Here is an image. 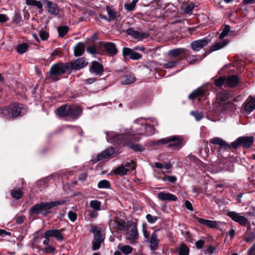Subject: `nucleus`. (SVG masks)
Listing matches in <instances>:
<instances>
[{"label":"nucleus","mask_w":255,"mask_h":255,"mask_svg":"<svg viewBox=\"0 0 255 255\" xmlns=\"http://www.w3.org/2000/svg\"><path fill=\"white\" fill-rule=\"evenodd\" d=\"M109 142L115 145H127L135 151L142 152L145 148L139 144L133 143L134 141H138L139 138L135 136L131 131L126 134L114 133L109 136Z\"/></svg>","instance_id":"1"},{"label":"nucleus","mask_w":255,"mask_h":255,"mask_svg":"<svg viewBox=\"0 0 255 255\" xmlns=\"http://www.w3.org/2000/svg\"><path fill=\"white\" fill-rule=\"evenodd\" d=\"M254 142V139L252 136L239 137L234 142H232L231 145L219 137H215L210 140V142L212 144L219 145L221 148L225 150L230 149L231 146L235 149H237L239 146H241L245 149L249 148L252 146Z\"/></svg>","instance_id":"2"},{"label":"nucleus","mask_w":255,"mask_h":255,"mask_svg":"<svg viewBox=\"0 0 255 255\" xmlns=\"http://www.w3.org/2000/svg\"><path fill=\"white\" fill-rule=\"evenodd\" d=\"M70 65L68 63H58L53 64L47 73L46 80L53 81L58 80L57 77L65 73H70Z\"/></svg>","instance_id":"3"},{"label":"nucleus","mask_w":255,"mask_h":255,"mask_svg":"<svg viewBox=\"0 0 255 255\" xmlns=\"http://www.w3.org/2000/svg\"><path fill=\"white\" fill-rule=\"evenodd\" d=\"M90 232L94 234V239L92 242V250L95 251L100 249L101 244L104 242L105 232L101 228H99L93 224L90 225Z\"/></svg>","instance_id":"4"},{"label":"nucleus","mask_w":255,"mask_h":255,"mask_svg":"<svg viewBox=\"0 0 255 255\" xmlns=\"http://www.w3.org/2000/svg\"><path fill=\"white\" fill-rule=\"evenodd\" d=\"M142 120H145V119L140 118L134 121L136 125L135 128L136 129V131L135 132V133L138 135H145L146 136H150L153 134L155 131L154 126L142 123L141 122Z\"/></svg>","instance_id":"5"},{"label":"nucleus","mask_w":255,"mask_h":255,"mask_svg":"<svg viewBox=\"0 0 255 255\" xmlns=\"http://www.w3.org/2000/svg\"><path fill=\"white\" fill-rule=\"evenodd\" d=\"M167 143L169 147L180 148L183 145V140L181 136L175 135L160 139L156 142L157 144Z\"/></svg>","instance_id":"6"},{"label":"nucleus","mask_w":255,"mask_h":255,"mask_svg":"<svg viewBox=\"0 0 255 255\" xmlns=\"http://www.w3.org/2000/svg\"><path fill=\"white\" fill-rule=\"evenodd\" d=\"M1 113L6 119L19 116L21 112V108L19 104H13L0 110Z\"/></svg>","instance_id":"7"},{"label":"nucleus","mask_w":255,"mask_h":255,"mask_svg":"<svg viewBox=\"0 0 255 255\" xmlns=\"http://www.w3.org/2000/svg\"><path fill=\"white\" fill-rule=\"evenodd\" d=\"M126 238L129 241L131 244H134L137 242L138 238V233L136 223H133L132 226L126 231Z\"/></svg>","instance_id":"8"},{"label":"nucleus","mask_w":255,"mask_h":255,"mask_svg":"<svg viewBox=\"0 0 255 255\" xmlns=\"http://www.w3.org/2000/svg\"><path fill=\"white\" fill-rule=\"evenodd\" d=\"M167 55L170 58H176L180 56L179 59L183 58H186L189 55L188 50L184 48H178L170 50L167 53Z\"/></svg>","instance_id":"9"},{"label":"nucleus","mask_w":255,"mask_h":255,"mask_svg":"<svg viewBox=\"0 0 255 255\" xmlns=\"http://www.w3.org/2000/svg\"><path fill=\"white\" fill-rule=\"evenodd\" d=\"M227 215L231 218L234 221L238 223L242 226H245L249 222L248 219L240 214L234 211H230L227 213Z\"/></svg>","instance_id":"10"},{"label":"nucleus","mask_w":255,"mask_h":255,"mask_svg":"<svg viewBox=\"0 0 255 255\" xmlns=\"http://www.w3.org/2000/svg\"><path fill=\"white\" fill-rule=\"evenodd\" d=\"M42 3L45 8L49 13L53 15H57L60 12V8L58 5L49 0H42Z\"/></svg>","instance_id":"11"},{"label":"nucleus","mask_w":255,"mask_h":255,"mask_svg":"<svg viewBox=\"0 0 255 255\" xmlns=\"http://www.w3.org/2000/svg\"><path fill=\"white\" fill-rule=\"evenodd\" d=\"M159 241L156 231H153L149 238L145 240V242L150 244L149 249L151 251H155L158 249Z\"/></svg>","instance_id":"12"},{"label":"nucleus","mask_w":255,"mask_h":255,"mask_svg":"<svg viewBox=\"0 0 255 255\" xmlns=\"http://www.w3.org/2000/svg\"><path fill=\"white\" fill-rule=\"evenodd\" d=\"M123 55L124 58L128 56L132 60H138L141 58L142 55L134 51V49H131L128 47H124L122 50Z\"/></svg>","instance_id":"13"},{"label":"nucleus","mask_w":255,"mask_h":255,"mask_svg":"<svg viewBox=\"0 0 255 255\" xmlns=\"http://www.w3.org/2000/svg\"><path fill=\"white\" fill-rule=\"evenodd\" d=\"M70 65V72L72 70H78L86 66L88 62L84 58H80L73 62L68 63Z\"/></svg>","instance_id":"14"},{"label":"nucleus","mask_w":255,"mask_h":255,"mask_svg":"<svg viewBox=\"0 0 255 255\" xmlns=\"http://www.w3.org/2000/svg\"><path fill=\"white\" fill-rule=\"evenodd\" d=\"M209 43V41L206 39H201L195 40L190 44L191 47L195 52H198L202 48L206 46Z\"/></svg>","instance_id":"15"},{"label":"nucleus","mask_w":255,"mask_h":255,"mask_svg":"<svg viewBox=\"0 0 255 255\" xmlns=\"http://www.w3.org/2000/svg\"><path fill=\"white\" fill-rule=\"evenodd\" d=\"M126 32L128 35H130L134 38L137 39L139 40L147 38L149 36V35L147 33L139 32L138 31L134 30L132 28H128L126 30Z\"/></svg>","instance_id":"16"},{"label":"nucleus","mask_w":255,"mask_h":255,"mask_svg":"<svg viewBox=\"0 0 255 255\" xmlns=\"http://www.w3.org/2000/svg\"><path fill=\"white\" fill-rule=\"evenodd\" d=\"M64 229H61L60 230L57 229L49 230L46 231L44 235L55 238L58 241H63L64 240V237L61 232Z\"/></svg>","instance_id":"17"},{"label":"nucleus","mask_w":255,"mask_h":255,"mask_svg":"<svg viewBox=\"0 0 255 255\" xmlns=\"http://www.w3.org/2000/svg\"><path fill=\"white\" fill-rule=\"evenodd\" d=\"M89 71L96 75L101 76L104 72V68L101 64L96 61H94L92 62Z\"/></svg>","instance_id":"18"},{"label":"nucleus","mask_w":255,"mask_h":255,"mask_svg":"<svg viewBox=\"0 0 255 255\" xmlns=\"http://www.w3.org/2000/svg\"><path fill=\"white\" fill-rule=\"evenodd\" d=\"M65 203V201L63 200H58L56 201L50 203H40L42 212H46L47 210L52 209V208L60 205H63Z\"/></svg>","instance_id":"19"},{"label":"nucleus","mask_w":255,"mask_h":255,"mask_svg":"<svg viewBox=\"0 0 255 255\" xmlns=\"http://www.w3.org/2000/svg\"><path fill=\"white\" fill-rule=\"evenodd\" d=\"M132 224L131 222H126L123 220H119L116 221L117 229L121 232L128 231L132 226Z\"/></svg>","instance_id":"20"},{"label":"nucleus","mask_w":255,"mask_h":255,"mask_svg":"<svg viewBox=\"0 0 255 255\" xmlns=\"http://www.w3.org/2000/svg\"><path fill=\"white\" fill-rule=\"evenodd\" d=\"M115 156V149L113 147H110L106 149L97 156L98 160H102L104 159L112 158Z\"/></svg>","instance_id":"21"},{"label":"nucleus","mask_w":255,"mask_h":255,"mask_svg":"<svg viewBox=\"0 0 255 255\" xmlns=\"http://www.w3.org/2000/svg\"><path fill=\"white\" fill-rule=\"evenodd\" d=\"M106 10L108 12V17L106 15H100V16L101 18L110 22L112 20H114L118 16V13L117 11L110 6H107Z\"/></svg>","instance_id":"22"},{"label":"nucleus","mask_w":255,"mask_h":255,"mask_svg":"<svg viewBox=\"0 0 255 255\" xmlns=\"http://www.w3.org/2000/svg\"><path fill=\"white\" fill-rule=\"evenodd\" d=\"M157 197L161 201H176L178 199L175 195L163 192H159L157 194Z\"/></svg>","instance_id":"23"},{"label":"nucleus","mask_w":255,"mask_h":255,"mask_svg":"<svg viewBox=\"0 0 255 255\" xmlns=\"http://www.w3.org/2000/svg\"><path fill=\"white\" fill-rule=\"evenodd\" d=\"M82 113V110L79 106H68V116L73 119H76Z\"/></svg>","instance_id":"24"},{"label":"nucleus","mask_w":255,"mask_h":255,"mask_svg":"<svg viewBox=\"0 0 255 255\" xmlns=\"http://www.w3.org/2000/svg\"><path fill=\"white\" fill-rule=\"evenodd\" d=\"M228 43V41L226 39L216 41L210 47L209 52L220 50L226 46Z\"/></svg>","instance_id":"25"},{"label":"nucleus","mask_w":255,"mask_h":255,"mask_svg":"<svg viewBox=\"0 0 255 255\" xmlns=\"http://www.w3.org/2000/svg\"><path fill=\"white\" fill-rule=\"evenodd\" d=\"M239 82V78L237 75H232L226 78V84L229 87H234Z\"/></svg>","instance_id":"26"},{"label":"nucleus","mask_w":255,"mask_h":255,"mask_svg":"<svg viewBox=\"0 0 255 255\" xmlns=\"http://www.w3.org/2000/svg\"><path fill=\"white\" fill-rule=\"evenodd\" d=\"M230 98V94L225 92L221 91L219 92L216 96V102L218 105H221L225 103Z\"/></svg>","instance_id":"27"},{"label":"nucleus","mask_w":255,"mask_h":255,"mask_svg":"<svg viewBox=\"0 0 255 255\" xmlns=\"http://www.w3.org/2000/svg\"><path fill=\"white\" fill-rule=\"evenodd\" d=\"M104 47L110 55L113 56L116 55L118 52V49L116 44L112 42H107L104 44Z\"/></svg>","instance_id":"28"},{"label":"nucleus","mask_w":255,"mask_h":255,"mask_svg":"<svg viewBox=\"0 0 255 255\" xmlns=\"http://www.w3.org/2000/svg\"><path fill=\"white\" fill-rule=\"evenodd\" d=\"M68 106L65 104L59 107L55 110V114L60 117L68 116Z\"/></svg>","instance_id":"29"},{"label":"nucleus","mask_w":255,"mask_h":255,"mask_svg":"<svg viewBox=\"0 0 255 255\" xmlns=\"http://www.w3.org/2000/svg\"><path fill=\"white\" fill-rule=\"evenodd\" d=\"M218 107L222 112H224L229 109L234 110L236 109V105L231 102L222 103L221 105H218Z\"/></svg>","instance_id":"30"},{"label":"nucleus","mask_w":255,"mask_h":255,"mask_svg":"<svg viewBox=\"0 0 255 255\" xmlns=\"http://www.w3.org/2000/svg\"><path fill=\"white\" fill-rule=\"evenodd\" d=\"M196 219L200 224L206 225L211 228H215L218 225L217 222L214 221L208 220L198 217L196 218Z\"/></svg>","instance_id":"31"},{"label":"nucleus","mask_w":255,"mask_h":255,"mask_svg":"<svg viewBox=\"0 0 255 255\" xmlns=\"http://www.w3.org/2000/svg\"><path fill=\"white\" fill-rule=\"evenodd\" d=\"M85 51V45L82 42L77 44L74 49V53L75 56H80L83 54Z\"/></svg>","instance_id":"32"},{"label":"nucleus","mask_w":255,"mask_h":255,"mask_svg":"<svg viewBox=\"0 0 255 255\" xmlns=\"http://www.w3.org/2000/svg\"><path fill=\"white\" fill-rule=\"evenodd\" d=\"M244 109L249 112L253 111L255 109V98L247 100L245 103Z\"/></svg>","instance_id":"33"},{"label":"nucleus","mask_w":255,"mask_h":255,"mask_svg":"<svg viewBox=\"0 0 255 255\" xmlns=\"http://www.w3.org/2000/svg\"><path fill=\"white\" fill-rule=\"evenodd\" d=\"M23 193L21 189L14 187L11 191L10 195L14 199H19L22 197Z\"/></svg>","instance_id":"34"},{"label":"nucleus","mask_w":255,"mask_h":255,"mask_svg":"<svg viewBox=\"0 0 255 255\" xmlns=\"http://www.w3.org/2000/svg\"><path fill=\"white\" fill-rule=\"evenodd\" d=\"M136 80L135 77L132 75L125 76L121 81L122 85H130L134 83Z\"/></svg>","instance_id":"35"},{"label":"nucleus","mask_w":255,"mask_h":255,"mask_svg":"<svg viewBox=\"0 0 255 255\" xmlns=\"http://www.w3.org/2000/svg\"><path fill=\"white\" fill-rule=\"evenodd\" d=\"M128 169L126 168V167L122 164L121 166L116 168L113 171V173L115 175H120V176H124L127 174Z\"/></svg>","instance_id":"36"},{"label":"nucleus","mask_w":255,"mask_h":255,"mask_svg":"<svg viewBox=\"0 0 255 255\" xmlns=\"http://www.w3.org/2000/svg\"><path fill=\"white\" fill-rule=\"evenodd\" d=\"M205 93L204 91L201 88H198L196 90L193 91L189 95V98L193 100L196 97L201 96Z\"/></svg>","instance_id":"37"},{"label":"nucleus","mask_w":255,"mask_h":255,"mask_svg":"<svg viewBox=\"0 0 255 255\" xmlns=\"http://www.w3.org/2000/svg\"><path fill=\"white\" fill-rule=\"evenodd\" d=\"M179 255H189V249L187 246L182 243L178 248Z\"/></svg>","instance_id":"38"},{"label":"nucleus","mask_w":255,"mask_h":255,"mask_svg":"<svg viewBox=\"0 0 255 255\" xmlns=\"http://www.w3.org/2000/svg\"><path fill=\"white\" fill-rule=\"evenodd\" d=\"M118 248L123 254L126 255L131 254L133 251V248L129 245L121 246L120 244Z\"/></svg>","instance_id":"39"},{"label":"nucleus","mask_w":255,"mask_h":255,"mask_svg":"<svg viewBox=\"0 0 255 255\" xmlns=\"http://www.w3.org/2000/svg\"><path fill=\"white\" fill-rule=\"evenodd\" d=\"M101 202L98 200H92L90 202V206L95 211L101 210Z\"/></svg>","instance_id":"40"},{"label":"nucleus","mask_w":255,"mask_h":255,"mask_svg":"<svg viewBox=\"0 0 255 255\" xmlns=\"http://www.w3.org/2000/svg\"><path fill=\"white\" fill-rule=\"evenodd\" d=\"M28 44L26 43H22L21 44H19L17 46L16 50L17 52L20 54H22L25 53L27 50L28 49Z\"/></svg>","instance_id":"41"},{"label":"nucleus","mask_w":255,"mask_h":255,"mask_svg":"<svg viewBox=\"0 0 255 255\" xmlns=\"http://www.w3.org/2000/svg\"><path fill=\"white\" fill-rule=\"evenodd\" d=\"M59 36L61 37H64L69 31V27L67 26H61L57 28Z\"/></svg>","instance_id":"42"},{"label":"nucleus","mask_w":255,"mask_h":255,"mask_svg":"<svg viewBox=\"0 0 255 255\" xmlns=\"http://www.w3.org/2000/svg\"><path fill=\"white\" fill-rule=\"evenodd\" d=\"M111 184L109 181L107 180H102L98 183V187L100 189H109Z\"/></svg>","instance_id":"43"},{"label":"nucleus","mask_w":255,"mask_h":255,"mask_svg":"<svg viewBox=\"0 0 255 255\" xmlns=\"http://www.w3.org/2000/svg\"><path fill=\"white\" fill-rule=\"evenodd\" d=\"M207 53H205L203 55V57L199 56L198 55H192L191 57L193 58L191 59H189L188 61V63L190 64H194L197 62L198 61H200L202 59L206 56Z\"/></svg>","instance_id":"44"},{"label":"nucleus","mask_w":255,"mask_h":255,"mask_svg":"<svg viewBox=\"0 0 255 255\" xmlns=\"http://www.w3.org/2000/svg\"><path fill=\"white\" fill-rule=\"evenodd\" d=\"M123 165L128 170L131 169L132 170H135L136 166L135 162L131 160L126 162L125 164H123Z\"/></svg>","instance_id":"45"},{"label":"nucleus","mask_w":255,"mask_h":255,"mask_svg":"<svg viewBox=\"0 0 255 255\" xmlns=\"http://www.w3.org/2000/svg\"><path fill=\"white\" fill-rule=\"evenodd\" d=\"M190 114L195 118L197 121H199L204 117L203 113L197 111H191Z\"/></svg>","instance_id":"46"},{"label":"nucleus","mask_w":255,"mask_h":255,"mask_svg":"<svg viewBox=\"0 0 255 255\" xmlns=\"http://www.w3.org/2000/svg\"><path fill=\"white\" fill-rule=\"evenodd\" d=\"M30 211L35 214H38L42 213L41 204H37L33 206L30 209Z\"/></svg>","instance_id":"47"},{"label":"nucleus","mask_w":255,"mask_h":255,"mask_svg":"<svg viewBox=\"0 0 255 255\" xmlns=\"http://www.w3.org/2000/svg\"><path fill=\"white\" fill-rule=\"evenodd\" d=\"M138 1V0H132L130 3H125L124 5L125 8L128 11L133 10Z\"/></svg>","instance_id":"48"},{"label":"nucleus","mask_w":255,"mask_h":255,"mask_svg":"<svg viewBox=\"0 0 255 255\" xmlns=\"http://www.w3.org/2000/svg\"><path fill=\"white\" fill-rule=\"evenodd\" d=\"M225 83H226V77L224 76L220 77L214 81L215 86L219 87H221Z\"/></svg>","instance_id":"49"},{"label":"nucleus","mask_w":255,"mask_h":255,"mask_svg":"<svg viewBox=\"0 0 255 255\" xmlns=\"http://www.w3.org/2000/svg\"><path fill=\"white\" fill-rule=\"evenodd\" d=\"M230 31V27L229 25H227L225 26L223 31L221 33L219 37L222 39L224 37L227 36Z\"/></svg>","instance_id":"50"},{"label":"nucleus","mask_w":255,"mask_h":255,"mask_svg":"<svg viewBox=\"0 0 255 255\" xmlns=\"http://www.w3.org/2000/svg\"><path fill=\"white\" fill-rule=\"evenodd\" d=\"M177 61H172L168 62L163 64V67L166 69H171L176 66L177 64Z\"/></svg>","instance_id":"51"},{"label":"nucleus","mask_w":255,"mask_h":255,"mask_svg":"<svg viewBox=\"0 0 255 255\" xmlns=\"http://www.w3.org/2000/svg\"><path fill=\"white\" fill-rule=\"evenodd\" d=\"M194 7L195 4L193 3L186 5L184 9V13L186 14L191 13Z\"/></svg>","instance_id":"52"},{"label":"nucleus","mask_w":255,"mask_h":255,"mask_svg":"<svg viewBox=\"0 0 255 255\" xmlns=\"http://www.w3.org/2000/svg\"><path fill=\"white\" fill-rule=\"evenodd\" d=\"M146 219L149 223L152 224L155 223L157 220L156 216H152L150 214H147L146 215Z\"/></svg>","instance_id":"53"},{"label":"nucleus","mask_w":255,"mask_h":255,"mask_svg":"<svg viewBox=\"0 0 255 255\" xmlns=\"http://www.w3.org/2000/svg\"><path fill=\"white\" fill-rule=\"evenodd\" d=\"M68 217L69 220L72 222H75L77 218V214L72 211H70L68 212Z\"/></svg>","instance_id":"54"},{"label":"nucleus","mask_w":255,"mask_h":255,"mask_svg":"<svg viewBox=\"0 0 255 255\" xmlns=\"http://www.w3.org/2000/svg\"><path fill=\"white\" fill-rule=\"evenodd\" d=\"M182 235L185 238L186 240L188 241H189L190 242H192V238L191 234H190L189 232L187 231H182Z\"/></svg>","instance_id":"55"},{"label":"nucleus","mask_w":255,"mask_h":255,"mask_svg":"<svg viewBox=\"0 0 255 255\" xmlns=\"http://www.w3.org/2000/svg\"><path fill=\"white\" fill-rule=\"evenodd\" d=\"M39 36H40V38L42 40H47L49 37L48 33L45 31H43V30L40 31L39 32Z\"/></svg>","instance_id":"56"},{"label":"nucleus","mask_w":255,"mask_h":255,"mask_svg":"<svg viewBox=\"0 0 255 255\" xmlns=\"http://www.w3.org/2000/svg\"><path fill=\"white\" fill-rule=\"evenodd\" d=\"M166 179L169 182H171V183H174L176 181V180H177V178H176V177L175 176H169V175L165 176V178L163 179V180L165 181Z\"/></svg>","instance_id":"57"},{"label":"nucleus","mask_w":255,"mask_h":255,"mask_svg":"<svg viewBox=\"0 0 255 255\" xmlns=\"http://www.w3.org/2000/svg\"><path fill=\"white\" fill-rule=\"evenodd\" d=\"M142 232H143V235L145 238L146 239V240L149 238V232H148V230L146 229V227L145 225L143 224L142 227Z\"/></svg>","instance_id":"58"},{"label":"nucleus","mask_w":255,"mask_h":255,"mask_svg":"<svg viewBox=\"0 0 255 255\" xmlns=\"http://www.w3.org/2000/svg\"><path fill=\"white\" fill-rule=\"evenodd\" d=\"M87 51L88 53L91 54H96V48L94 46H90L87 48Z\"/></svg>","instance_id":"59"},{"label":"nucleus","mask_w":255,"mask_h":255,"mask_svg":"<svg viewBox=\"0 0 255 255\" xmlns=\"http://www.w3.org/2000/svg\"><path fill=\"white\" fill-rule=\"evenodd\" d=\"M55 249L51 246H47L44 249L45 252L47 254L53 253L55 251Z\"/></svg>","instance_id":"60"},{"label":"nucleus","mask_w":255,"mask_h":255,"mask_svg":"<svg viewBox=\"0 0 255 255\" xmlns=\"http://www.w3.org/2000/svg\"><path fill=\"white\" fill-rule=\"evenodd\" d=\"M204 244L205 242L203 240H199L196 243V247L197 249H200L203 247Z\"/></svg>","instance_id":"61"},{"label":"nucleus","mask_w":255,"mask_h":255,"mask_svg":"<svg viewBox=\"0 0 255 255\" xmlns=\"http://www.w3.org/2000/svg\"><path fill=\"white\" fill-rule=\"evenodd\" d=\"M25 219V217L24 216H19L16 219V223L17 224H21L23 223Z\"/></svg>","instance_id":"62"},{"label":"nucleus","mask_w":255,"mask_h":255,"mask_svg":"<svg viewBox=\"0 0 255 255\" xmlns=\"http://www.w3.org/2000/svg\"><path fill=\"white\" fill-rule=\"evenodd\" d=\"M185 206L186 208L191 211H193V208L191 203L188 200L185 201Z\"/></svg>","instance_id":"63"},{"label":"nucleus","mask_w":255,"mask_h":255,"mask_svg":"<svg viewBox=\"0 0 255 255\" xmlns=\"http://www.w3.org/2000/svg\"><path fill=\"white\" fill-rule=\"evenodd\" d=\"M255 239V234L253 232L251 233L249 237L245 239L246 242H249L254 240Z\"/></svg>","instance_id":"64"}]
</instances>
